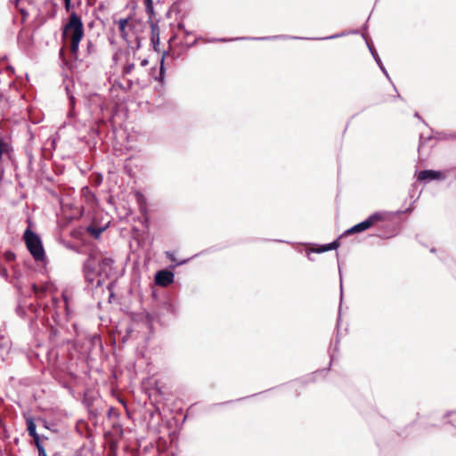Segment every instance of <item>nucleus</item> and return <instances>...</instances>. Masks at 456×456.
I'll return each mask as SVG.
<instances>
[{"label": "nucleus", "instance_id": "29", "mask_svg": "<svg viewBox=\"0 0 456 456\" xmlns=\"http://www.w3.org/2000/svg\"><path fill=\"white\" fill-rule=\"evenodd\" d=\"M93 274H94V273H88V279H86V281H87L88 282H93V281H94Z\"/></svg>", "mask_w": 456, "mask_h": 456}, {"label": "nucleus", "instance_id": "30", "mask_svg": "<svg viewBox=\"0 0 456 456\" xmlns=\"http://www.w3.org/2000/svg\"><path fill=\"white\" fill-rule=\"evenodd\" d=\"M56 333H57V331L55 330H53V331L50 334V338L52 340L53 339V337L56 335Z\"/></svg>", "mask_w": 456, "mask_h": 456}, {"label": "nucleus", "instance_id": "6", "mask_svg": "<svg viewBox=\"0 0 456 456\" xmlns=\"http://www.w3.org/2000/svg\"><path fill=\"white\" fill-rule=\"evenodd\" d=\"M174 281V273L167 270H160L155 274V283L167 287Z\"/></svg>", "mask_w": 456, "mask_h": 456}, {"label": "nucleus", "instance_id": "4", "mask_svg": "<svg viewBox=\"0 0 456 456\" xmlns=\"http://www.w3.org/2000/svg\"><path fill=\"white\" fill-rule=\"evenodd\" d=\"M386 216H387L386 212H375V213L371 214L364 221L347 229L340 237L364 232L367 229L370 228L372 225H374L376 223H378L379 221H383L386 218Z\"/></svg>", "mask_w": 456, "mask_h": 456}, {"label": "nucleus", "instance_id": "7", "mask_svg": "<svg viewBox=\"0 0 456 456\" xmlns=\"http://www.w3.org/2000/svg\"><path fill=\"white\" fill-rule=\"evenodd\" d=\"M444 175L440 171L435 170H422L419 173L418 179L419 181H428V180H440L444 179Z\"/></svg>", "mask_w": 456, "mask_h": 456}, {"label": "nucleus", "instance_id": "8", "mask_svg": "<svg viewBox=\"0 0 456 456\" xmlns=\"http://www.w3.org/2000/svg\"><path fill=\"white\" fill-rule=\"evenodd\" d=\"M365 40H366L367 46H368V48H369V50H370V53H371L372 57L374 58L375 61H376V62H377V64L379 65V69H381V71L384 73V75H385L388 79H390L389 75H388V73H387V69H386L385 66L383 65V62L381 61V60H380V58H379V54H378V53H377V51H376V49H375L374 45H373L371 43H370V42L368 41V39H366V38H365Z\"/></svg>", "mask_w": 456, "mask_h": 456}, {"label": "nucleus", "instance_id": "17", "mask_svg": "<svg viewBox=\"0 0 456 456\" xmlns=\"http://www.w3.org/2000/svg\"><path fill=\"white\" fill-rule=\"evenodd\" d=\"M35 444H36V447H37V449L38 451V456H47L45 449V447L43 446V444L40 442H38V443H37Z\"/></svg>", "mask_w": 456, "mask_h": 456}, {"label": "nucleus", "instance_id": "31", "mask_svg": "<svg viewBox=\"0 0 456 456\" xmlns=\"http://www.w3.org/2000/svg\"><path fill=\"white\" fill-rule=\"evenodd\" d=\"M148 62H149L148 60L144 59L141 61V65L144 67V66L148 65Z\"/></svg>", "mask_w": 456, "mask_h": 456}, {"label": "nucleus", "instance_id": "26", "mask_svg": "<svg viewBox=\"0 0 456 456\" xmlns=\"http://www.w3.org/2000/svg\"><path fill=\"white\" fill-rule=\"evenodd\" d=\"M102 262L104 265H110V263H111V262H112V260H111V259H110V258H103V259H102Z\"/></svg>", "mask_w": 456, "mask_h": 456}, {"label": "nucleus", "instance_id": "12", "mask_svg": "<svg viewBox=\"0 0 456 456\" xmlns=\"http://www.w3.org/2000/svg\"><path fill=\"white\" fill-rule=\"evenodd\" d=\"M128 21L129 18H122L118 21L120 37L125 40H127L128 37V34L126 32V26L128 25Z\"/></svg>", "mask_w": 456, "mask_h": 456}, {"label": "nucleus", "instance_id": "21", "mask_svg": "<svg viewBox=\"0 0 456 456\" xmlns=\"http://www.w3.org/2000/svg\"><path fill=\"white\" fill-rule=\"evenodd\" d=\"M163 62H164V57L162 58L161 60V66H160V72H159V78L160 79H163V74H164V66H163Z\"/></svg>", "mask_w": 456, "mask_h": 456}, {"label": "nucleus", "instance_id": "10", "mask_svg": "<svg viewBox=\"0 0 456 456\" xmlns=\"http://www.w3.org/2000/svg\"><path fill=\"white\" fill-rule=\"evenodd\" d=\"M340 238L341 237L338 238L337 240H333L331 243L322 245L318 248L313 249L312 251L315 252V253H323L326 251L337 249L340 245L339 241H338Z\"/></svg>", "mask_w": 456, "mask_h": 456}, {"label": "nucleus", "instance_id": "19", "mask_svg": "<svg viewBox=\"0 0 456 456\" xmlns=\"http://www.w3.org/2000/svg\"><path fill=\"white\" fill-rule=\"evenodd\" d=\"M88 231L92 235H94V237L97 238L102 232V229H96V228L89 227Z\"/></svg>", "mask_w": 456, "mask_h": 456}, {"label": "nucleus", "instance_id": "28", "mask_svg": "<svg viewBox=\"0 0 456 456\" xmlns=\"http://www.w3.org/2000/svg\"><path fill=\"white\" fill-rule=\"evenodd\" d=\"M178 28H179L180 29H183L186 35H189V34H190V32H189V31L185 30L184 26H183V24H179V25H178Z\"/></svg>", "mask_w": 456, "mask_h": 456}, {"label": "nucleus", "instance_id": "18", "mask_svg": "<svg viewBox=\"0 0 456 456\" xmlns=\"http://www.w3.org/2000/svg\"><path fill=\"white\" fill-rule=\"evenodd\" d=\"M35 444H36V447H37V449L38 451V456H47L45 449V447L43 446V444L40 442H38V443H37Z\"/></svg>", "mask_w": 456, "mask_h": 456}, {"label": "nucleus", "instance_id": "32", "mask_svg": "<svg viewBox=\"0 0 456 456\" xmlns=\"http://www.w3.org/2000/svg\"><path fill=\"white\" fill-rule=\"evenodd\" d=\"M74 96H69V102H70V105L73 107L74 106Z\"/></svg>", "mask_w": 456, "mask_h": 456}, {"label": "nucleus", "instance_id": "37", "mask_svg": "<svg viewBox=\"0 0 456 456\" xmlns=\"http://www.w3.org/2000/svg\"><path fill=\"white\" fill-rule=\"evenodd\" d=\"M14 257V254L9 255V257Z\"/></svg>", "mask_w": 456, "mask_h": 456}, {"label": "nucleus", "instance_id": "34", "mask_svg": "<svg viewBox=\"0 0 456 456\" xmlns=\"http://www.w3.org/2000/svg\"><path fill=\"white\" fill-rule=\"evenodd\" d=\"M339 273L341 274V272L339 271ZM343 285H342V279L340 278V289L342 290Z\"/></svg>", "mask_w": 456, "mask_h": 456}, {"label": "nucleus", "instance_id": "35", "mask_svg": "<svg viewBox=\"0 0 456 456\" xmlns=\"http://www.w3.org/2000/svg\"><path fill=\"white\" fill-rule=\"evenodd\" d=\"M414 116H415V118H420V117H419V113H415V115H414Z\"/></svg>", "mask_w": 456, "mask_h": 456}, {"label": "nucleus", "instance_id": "9", "mask_svg": "<svg viewBox=\"0 0 456 456\" xmlns=\"http://www.w3.org/2000/svg\"><path fill=\"white\" fill-rule=\"evenodd\" d=\"M27 430L28 435L33 437L35 444L40 442L39 435L37 433V426L32 418L27 419Z\"/></svg>", "mask_w": 456, "mask_h": 456}, {"label": "nucleus", "instance_id": "25", "mask_svg": "<svg viewBox=\"0 0 456 456\" xmlns=\"http://www.w3.org/2000/svg\"><path fill=\"white\" fill-rule=\"evenodd\" d=\"M65 3V8L69 11L70 7H74V4H72V2H64Z\"/></svg>", "mask_w": 456, "mask_h": 456}, {"label": "nucleus", "instance_id": "5", "mask_svg": "<svg viewBox=\"0 0 456 456\" xmlns=\"http://www.w3.org/2000/svg\"><path fill=\"white\" fill-rule=\"evenodd\" d=\"M175 314V306L171 302L164 301L158 305L154 315L158 322L161 324H165L170 318L174 317Z\"/></svg>", "mask_w": 456, "mask_h": 456}, {"label": "nucleus", "instance_id": "2", "mask_svg": "<svg viewBox=\"0 0 456 456\" xmlns=\"http://www.w3.org/2000/svg\"><path fill=\"white\" fill-rule=\"evenodd\" d=\"M83 34V23L81 19L76 12H72L69 22L64 27L62 35L66 41H69L71 53L75 56L77 53L79 42L81 41Z\"/></svg>", "mask_w": 456, "mask_h": 456}, {"label": "nucleus", "instance_id": "20", "mask_svg": "<svg viewBox=\"0 0 456 456\" xmlns=\"http://www.w3.org/2000/svg\"><path fill=\"white\" fill-rule=\"evenodd\" d=\"M146 4V10L148 12H153V2H145Z\"/></svg>", "mask_w": 456, "mask_h": 456}, {"label": "nucleus", "instance_id": "33", "mask_svg": "<svg viewBox=\"0 0 456 456\" xmlns=\"http://www.w3.org/2000/svg\"><path fill=\"white\" fill-rule=\"evenodd\" d=\"M200 40L201 41L200 37H197V38L195 39V41H194V42H192V44H191V45H195L198 41H200Z\"/></svg>", "mask_w": 456, "mask_h": 456}, {"label": "nucleus", "instance_id": "15", "mask_svg": "<svg viewBox=\"0 0 456 456\" xmlns=\"http://www.w3.org/2000/svg\"><path fill=\"white\" fill-rule=\"evenodd\" d=\"M166 255L167 256V258L172 261V262H175V265H182L183 264H186L189 259H184V260H182V261H176V258L175 257V254L172 253V252H166Z\"/></svg>", "mask_w": 456, "mask_h": 456}, {"label": "nucleus", "instance_id": "38", "mask_svg": "<svg viewBox=\"0 0 456 456\" xmlns=\"http://www.w3.org/2000/svg\"><path fill=\"white\" fill-rule=\"evenodd\" d=\"M14 257V254L9 255V257Z\"/></svg>", "mask_w": 456, "mask_h": 456}, {"label": "nucleus", "instance_id": "27", "mask_svg": "<svg viewBox=\"0 0 456 456\" xmlns=\"http://www.w3.org/2000/svg\"><path fill=\"white\" fill-rule=\"evenodd\" d=\"M16 313H17L19 315L22 316V315H23V314H24V311L21 309V307H18V308H16Z\"/></svg>", "mask_w": 456, "mask_h": 456}, {"label": "nucleus", "instance_id": "14", "mask_svg": "<svg viewBox=\"0 0 456 456\" xmlns=\"http://www.w3.org/2000/svg\"><path fill=\"white\" fill-rule=\"evenodd\" d=\"M11 144L0 138V159L4 155H8L12 151Z\"/></svg>", "mask_w": 456, "mask_h": 456}, {"label": "nucleus", "instance_id": "36", "mask_svg": "<svg viewBox=\"0 0 456 456\" xmlns=\"http://www.w3.org/2000/svg\"><path fill=\"white\" fill-rule=\"evenodd\" d=\"M338 343V342L337 341V342H336V344H335V349H337Z\"/></svg>", "mask_w": 456, "mask_h": 456}, {"label": "nucleus", "instance_id": "11", "mask_svg": "<svg viewBox=\"0 0 456 456\" xmlns=\"http://www.w3.org/2000/svg\"><path fill=\"white\" fill-rule=\"evenodd\" d=\"M151 41L153 45V47L155 50H157V45L159 44V28L157 24L151 22Z\"/></svg>", "mask_w": 456, "mask_h": 456}, {"label": "nucleus", "instance_id": "16", "mask_svg": "<svg viewBox=\"0 0 456 456\" xmlns=\"http://www.w3.org/2000/svg\"><path fill=\"white\" fill-rule=\"evenodd\" d=\"M20 3L21 2H14V4H15V7L17 9H19V11L20 12V13L22 14V18L23 20L26 19V17L28 15V12L22 7L20 6Z\"/></svg>", "mask_w": 456, "mask_h": 456}, {"label": "nucleus", "instance_id": "22", "mask_svg": "<svg viewBox=\"0 0 456 456\" xmlns=\"http://www.w3.org/2000/svg\"><path fill=\"white\" fill-rule=\"evenodd\" d=\"M134 64H128L126 66L125 69H126V73H130L131 70L134 69Z\"/></svg>", "mask_w": 456, "mask_h": 456}, {"label": "nucleus", "instance_id": "24", "mask_svg": "<svg viewBox=\"0 0 456 456\" xmlns=\"http://www.w3.org/2000/svg\"><path fill=\"white\" fill-rule=\"evenodd\" d=\"M33 290L35 293L43 292L44 289H39L36 284H33Z\"/></svg>", "mask_w": 456, "mask_h": 456}, {"label": "nucleus", "instance_id": "23", "mask_svg": "<svg viewBox=\"0 0 456 456\" xmlns=\"http://www.w3.org/2000/svg\"><path fill=\"white\" fill-rule=\"evenodd\" d=\"M424 147V141H423V137L420 136V139H419V148H418V151H420V150Z\"/></svg>", "mask_w": 456, "mask_h": 456}, {"label": "nucleus", "instance_id": "3", "mask_svg": "<svg viewBox=\"0 0 456 456\" xmlns=\"http://www.w3.org/2000/svg\"><path fill=\"white\" fill-rule=\"evenodd\" d=\"M24 240L28 250L36 261H43L45 258V249L41 239L29 229L24 232Z\"/></svg>", "mask_w": 456, "mask_h": 456}, {"label": "nucleus", "instance_id": "1", "mask_svg": "<svg viewBox=\"0 0 456 456\" xmlns=\"http://www.w3.org/2000/svg\"><path fill=\"white\" fill-rule=\"evenodd\" d=\"M351 32H341L338 34H334L329 37H289L284 35H278V36H273V37H232V38H225V37H200V39L202 42L206 44L210 43H216V42H232V41H239V40H259V41H265V40H275V39H302V40H331L335 38H338L346 35H349ZM352 33L355 34L357 31H353Z\"/></svg>", "mask_w": 456, "mask_h": 456}, {"label": "nucleus", "instance_id": "13", "mask_svg": "<svg viewBox=\"0 0 456 456\" xmlns=\"http://www.w3.org/2000/svg\"><path fill=\"white\" fill-rule=\"evenodd\" d=\"M84 273L86 279H88V273H94V259L93 257H89L84 264Z\"/></svg>", "mask_w": 456, "mask_h": 456}]
</instances>
